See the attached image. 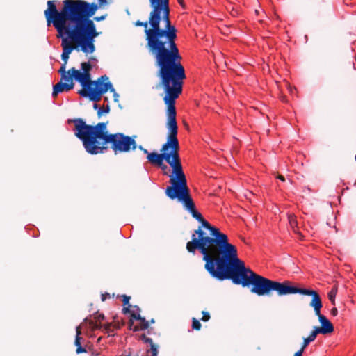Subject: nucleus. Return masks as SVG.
Instances as JSON below:
<instances>
[{"label": "nucleus", "instance_id": "obj_1", "mask_svg": "<svg viewBox=\"0 0 356 356\" xmlns=\"http://www.w3.org/2000/svg\"><path fill=\"white\" fill-rule=\"evenodd\" d=\"M149 3L151 11L148 20H137L134 25L145 28L146 47L154 58L157 76L163 89L182 87L185 70L175 42L177 30L170 22L169 3L152 0Z\"/></svg>", "mask_w": 356, "mask_h": 356}, {"label": "nucleus", "instance_id": "obj_2", "mask_svg": "<svg viewBox=\"0 0 356 356\" xmlns=\"http://www.w3.org/2000/svg\"><path fill=\"white\" fill-rule=\"evenodd\" d=\"M204 268L211 277L218 280H231L243 287L252 285L250 291L259 296L278 293L282 282L271 280L246 268L238 257L236 248L228 239L205 261Z\"/></svg>", "mask_w": 356, "mask_h": 356}, {"label": "nucleus", "instance_id": "obj_3", "mask_svg": "<svg viewBox=\"0 0 356 356\" xmlns=\"http://www.w3.org/2000/svg\"><path fill=\"white\" fill-rule=\"evenodd\" d=\"M164 91L163 101L168 107L166 111L168 116L166 127L168 129L167 140L161 147V154L151 152L148 154L147 159L150 163L156 165L163 170L168 168L166 165L163 164V161H165L172 168V174L169 176L171 185L167 186L166 194L169 190H172L185 181L186 177L183 171L179 154V144L177 138L178 126L175 108V100L181 93L182 87L164 89Z\"/></svg>", "mask_w": 356, "mask_h": 356}, {"label": "nucleus", "instance_id": "obj_4", "mask_svg": "<svg viewBox=\"0 0 356 356\" xmlns=\"http://www.w3.org/2000/svg\"><path fill=\"white\" fill-rule=\"evenodd\" d=\"M166 195L171 200L177 199L183 204L185 209L202 223V227L200 226L194 231L192 240L186 243V248L188 252L193 254L196 250H199L203 256V261H205L228 239L227 236L222 233L218 228L211 225L196 210L187 185V179L169 190Z\"/></svg>", "mask_w": 356, "mask_h": 356}, {"label": "nucleus", "instance_id": "obj_5", "mask_svg": "<svg viewBox=\"0 0 356 356\" xmlns=\"http://www.w3.org/2000/svg\"><path fill=\"white\" fill-rule=\"evenodd\" d=\"M74 124V135L80 139L86 151L90 154L104 153L108 145L116 155L135 150L136 136H129L122 133L110 134L107 131L106 122H99L96 125L86 124L82 118L68 120Z\"/></svg>", "mask_w": 356, "mask_h": 356}, {"label": "nucleus", "instance_id": "obj_6", "mask_svg": "<svg viewBox=\"0 0 356 356\" xmlns=\"http://www.w3.org/2000/svg\"><path fill=\"white\" fill-rule=\"evenodd\" d=\"M97 5L80 0L67 21L72 25L63 29L68 38L86 54L95 50V38L99 35L94 22L90 18L97 10Z\"/></svg>", "mask_w": 356, "mask_h": 356}, {"label": "nucleus", "instance_id": "obj_7", "mask_svg": "<svg viewBox=\"0 0 356 356\" xmlns=\"http://www.w3.org/2000/svg\"><path fill=\"white\" fill-rule=\"evenodd\" d=\"M81 71L72 67L67 71V73L61 76L60 81L65 83H74L73 79L78 81L82 88L78 93L83 97H88L90 101L99 102L102 95L108 90L115 92L112 83L108 81V77L106 75L99 77L95 81L91 80L90 71L92 66L89 62H83L81 64Z\"/></svg>", "mask_w": 356, "mask_h": 356}, {"label": "nucleus", "instance_id": "obj_8", "mask_svg": "<svg viewBox=\"0 0 356 356\" xmlns=\"http://www.w3.org/2000/svg\"><path fill=\"white\" fill-rule=\"evenodd\" d=\"M79 1L80 0H65L63 1V7L60 12L57 10L56 6L53 1H49L47 2L48 8L44 12L48 24L52 22L58 32L62 33L63 29L65 28L67 19Z\"/></svg>", "mask_w": 356, "mask_h": 356}, {"label": "nucleus", "instance_id": "obj_9", "mask_svg": "<svg viewBox=\"0 0 356 356\" xmlns=\"http://www.w3.org/2000/svg\"><path fill=\"white\" fill-rule=\"evenodd\" d=\"M296 293L311 296L312 299L309 303L310 307L314 308L316 315L321 314V309L323 307L322 301L319 294L314 290L299 288L290 281H284L277 296H283Z\"/></svg>", "mask_w": 356, "mask_h": 356}, {"label": "nucleus", "instance_id": "obj_10", "mask_svg": "<svg viewBox=\"0 0 356 356\" xmlns=\"http://www.w3.org/2000/svg\"><path fill=\"white\" fill-rule=\"evenodd\" d=\"M318 318V321L321 325V327H314V331L317 334H329L334 331V326L332 323L323 314H319L316 315Z\"/></svg>", "mask_w": 356, "mask_h": 356}, {"label": "nucleus", "instance_id": "obj_11", "mask_svg": "<svg viewBox=\"0 0 356 356\" xmlns=\"http://www.w3.org/2000/svg\"><path fill=\"white\" fill-rule=\"evenodd\" d=\"M74 86V83H63L59 81L53 86L52 97H56L58 95L63 91H69L72 90Z\"/></svg>", "mask_w": 356, "mask_h": 356}, {"label": "nucleus", "instance_id": "obj_12", "mask_svg": "<svg viewBox=\"0 0 356 356\" xmlns=\"http://www.w3.org/2000/svg\"><path fill=\"white\" fill-rule=\"evenodd\" d=\"M131 318L132 319L140 321V325H135L133 327L134 332L139 330H145L149 327V321H147L144 317L141 316L139 314H136L134 312L131 313Z\"/></svg>", "mask_w": 356, "mask_h": 356}, {"label": "nucleus", "instance_id": "obj_13", "mask_svg": "<svg viewBox=\"0 0 356 356\" xmlns=\"http://www.w3.org/2000/svg\"><path fill=\"white\" fill-rule=\"evenodd\" d=\"M61 46L63 47V52L70 54L72 51L76 49L72 44L71 41L67 40V38H64L62 40Z\"/></svg>", "mask_w": 356, "mask_h": 356}, {"label": "nucleus", "instance_id": "obj_14", "mask_svg": "<svg viewBox=\"0 0 356 356\" xmlns=\"http://www.w3.org/2000/svg\"><path fill=\"white\" fill-rule=\"evenodd\" d=\"M317 334H318L313 329L309 335L307 337L303 339V341L300 347L305 349L311 342L316 339Z\"/></svg>", "mask_w": 356, "mask_h": 356}, {"label": "nucleus", "instance_id": "obj_15", "mask_svg": "<svg viewBox=\"0 0 356 356\" xmlns=\"http://www.w3.org/2000/svg\"><path fill=\"white\" fill-rule=\"evenodd\" d=\"M338 291V286L337 284H334L331 289V291L328 293V298L331 301L333 305H335V298Z\"/></svg>", "mask_w": 356, "mask_h": 356}, {"label": "nucleus", "instance_id": "obj_16", "mask_svg": "<svg viewBox=\"0 0 356 356\" xmlns=\"http://www.w3.org/2000/svg\"><path fill=\"white\" fill-rule=\"evenodd\" d=\"M82 337H76L74 341V345L76 346V354H81L83 353H86V350L85 348H83L81 344V340Z\"/></svg>", "mask_w": 356, "mask_h": 356}, {"label": "nucleus", "instance_id": "obj_17", "mask_svg": "<svg viewBox=\"0 0 356 356\" xmlns=\"http://www.w3.org/2000/svg\"><path fill=\"white\" fill-rule=\"evenodd\" d=\"M289 225L291 226V227L292 228V229L293 230V232L295 233H297V234H299V232L296 230V227H297V220H296V216L294 215H289Z\"/></svg>", "mask_w": 356, "mask_h": 356}, {"label": "nucleus", "instance_id": "obj_18", "mask_svg": "<svg viewBox=\"0 0 356 356\" xmlns=\"http://www.w3.org/2000/svg\"><path fill=\"white\" fill-rule=\"evenodd\" d=\"M150 348L147 350V353H151L152 356H157L158 355V349L159 346L153 342V340L152 341V343H149Z\"/></svg>", "mask_w": 356, "mask_h": 356}, {"label": "nucleus", "instance_id": "obj_19", "mask_svg": "<svg viewBox=\"0 0 356 356\" xmlns=\"http://www.w3.org/2000/svg\"><path fill=\"white\" fill-rule=\"evenodd\" d=\"M113 327L115 329H119L120 325H114L113 323H109L105 325H102V327H104V330L107 333H111L113 331V329H111V327Z\"/></svg>", "mask_w": 356, "mask_h": 356}, {"label": "nucleus", "instance_id": "obj_20", "mask_svg": "<svg viewBox=\"0 0 356 356\" xmlns=\"http://www.w3.org/2000/svg\"><path fill=\"white\" fill-rule=\"evenodd\" d=\"M201 327H202V325H201L200 322L195 318H193L192 328L195 330H200L201 329Z\"/></svg>", "mask_w": 356, "mask_h": 356}, {"label": "nucleus", "instance_id": "obj_21", "mask_svg": "<svg viewBox=\"0 0 356 356\" xmlns=\"http://www.w3.org/2000/svg\"><path fill=\"white\" fill-rule=\"evenodd\" d=\"M110 111L109 106L107 105L106 107H100L97 111V115L100 117L102 114L108 113Z\"/></svg>", "mask_w": 356, "mask_h": 356}, {"label": "nucleus", "instance_id": "obj_22", "mask_svg": "<svg viewBox=\"0 0 356 356\" xmlns=\"http://www.w3.org/2000/svg\"><path fill=\"white\" fill-rule=\"evenodd\" d=\"M88 323L92 330H99L100 328L102 327V325L101 324H98L97 321L95 322L92 320L89 321Z\"/></svg>", "mask_w": 356, "mask_h": 356}, {"label": "nucleus", "instance_id": "obj_23", "mask_svg": "<svg viewBox=\"0 0 356 356\" xmlns=\"http://www.w3.org/2000/svg\"><path fill=\"white\" fill-rule=\"evenodd\" d=\"M139 339L143 340L145 343H152V339L151 338L147 337L145 334H142L140 335Z\"/></svg>", "mask_w": 356, "mask_h": 356}, {"label": "nucleus", "instance_id": "obj_24", "mask_svg": "<svg viewBox=\"0 0 356 356\" xmlns=\"http://www.w3.org/2000/svg\"><path fill=\"white\" fill-rule=\"evenodd\" d=\"M202 313V317L201 320L204 322L208 321L211 318L209 313L207 312H205V311H203Z\"/></svg>", "mask_w": 356, "mask_h": 356}, {"label": "nucleus", "instance_id": "obj_25", "mask_svg": "<svg viewBox=\"0 0 356 356\" xmlns=\"http://www.w3.org/2000/svg\"><path fill=\"white\" fill-rule=\"evenodd\" d=\"M94 318L96 321H101L104 319V315L103 314H99V312H97L95 314Z\"/></svg>", "mask_w": 356, "mask_h": 356}, {"label": "nucleus", "instance_id": "obj_26", "mask_svg": "<svg viewBox=\"0 0 356 356\" xmlns=\"http://www.w3.org/2000/svg\"><path fill=\"white\" fill-rule=\"evenodd\" d=\"M122 302H123V305H129V300H130V296H128L127 295H122Z\"/></svg>", "mask_w": 356, "mask_h": 356}, {"label": "nucleus", "instance_id": "obj_27", "mask_svg": "<svg viewBox=\"0 0 356 356\" xmlns=\"http://www.w3.org/2000/svg\"><path fill=\"white\" fill-rule=\"evenodd\" d=\"M69 55H70L69 54H66V53H64V52L62 53L61 58L63 60L64 64H67V62L68 58H69Z\"/></svg>", "mask_w": 356, "mask_h": 356}, {"label": "nucleus", "instance_id": "obj_28", "mask_svg": "<svg viewBox=\"0 0 356 356\" xmlns=\"http://www.w3.org/2000/svg\"><path fill=\"white\" fill-rule=\"evenodd\" d=\"M65 67H66V64H63L60 68V70H58V73L60 74V75L63 74H66L67 73V71L65 70Z\"/></svg>", "mask_w": 356, "mask_h": 356}, {"label": "nucleus", "instance_id": "obj_29", "mask_svg": "<svg viewBox=\"0 0 356 356\" xmlns=\"http://www.w3.org/2000/svg\"><path fill=\"white\" fill-rule=\"evenodd\" d=\"M305 350V349L300 347V348L294 353V356H302Z\"/></svg>", "mask_w": 356, "mask_h": 356}, {"label": "nucleus", "instance_id": "obj_30", "mask_svg": "<svg viewBox=\"0 0 356 356\" xmlns=\"http://www.w3.org/2000/svg\"><path fill=\"white\" fill-rule=\"evenodd\" d=\"M111 296L108 293H105L102 294V301H105L107 298H110Z\"/></svg>", "mask_w": 356, "mask_h": 356}, {"label": "nucleus", "instance_id": "obj_31", "mask_svg": "<svg viewBox=\"0 0 356 356\" xmlns=\"http://www.w3.org/2000/svg\"><path fill=\"white\" fill-rule=\"evenodd\" d=\"M128 306L127 307H124L122 309V312L124 314H127V313H131V311H130V307H131V305H127Z\"/></svg>", "mask_w": 356, "mask_h": 356}, {"label": "nucleus", "instance_id": "obj_32", "mask_svg": "<svg viewBox=\"0 0 356 356\" xmlns=\"http://www.w3.org/2000/svg\"><path fill=\"white\" fill-rule=\"evenodd\" d=\"M106 17V15H102L100 17H95L94 18V20H95L96 22H100L102 20H104Z\"/></svg>", "mask_w": 356, "mask_h": 356}, {"label": "nucleus", "instance_id": "obj_33", "mask_svg": "<svg viewBox=\"0 0 356 356\" xmlns=\"http://www.w3.org/2000/svg\"><path fill=\"white\" fill-rule=\"evenodd\" d=\"M331 314L333 315V316H337V314H338V310L336 307H334L331 309Z\"/></svg>", "mask_w": 356, "mask_h": 356}, {"label": "nucleus", "instance_id": "obj_34", "mask_svg": "<svg viewBox=\"0 0 356 356\" xmlns=\"http://www.w3.org/2000/svg\"><path fill=\"white\" fill-rule=\"evenodd\" d=\"M76 337H81L80 335L81 334V330L80 327H77L76 329Z\"/></svg>", "mask_w": 356, "mask_h": 356}, {"label": "nucleus", "instance_id": "obj_35", "mask_svg": "<svg viewBox=\"0 0 356 356\" xmlns=\"http://www.w3.org/2000/svg\"><path fill=\"white\" fill-rule=\"evenodd\" d=\"M138 149H140L141 151H143L144 152V154L148 155V154H149V152L145 148H143L141 145H139L138 146Z\"/></svg>", "mask_w": 356, "mask_h": 356}, {"label": "nucleus", "instance_id": "obj_36", "mask_svg": "<svg viewBox=\"0 0 356 356\" xmlns=\"http://www.w3.org/2000/svg\"><path fill=\"white\" fill-rule=\"evenodd\" d=\"M128 324H129V329L133 330V327H134V322H133V319H132V318H131V319L129 320V321Z\"/></svg>", "mask_w": 356, "mask_h": 356}, {"label": "nucleus", "instance_id": "obj_37", "mask_svg": "<svg viewBox=\"0 0 356 356\" xmlns=\"http://www.w3.org/2000/svg\"><path fill=\"white\" fill-rule=\"evenodd\" d=\"M177 1L182 8H185L184 0H177Z\"/></svg>", "mask_w": 356, "mask_h": 356}, {"label": "nucleus", "instance_id": "obj_38", "mask_svg": "<svg viewBox=\"0 0 356 356\" xmlns=\"http://www.w3.org/2000/svg\"><path fill=\"white\" fill-rule=\"evenodd\" d=\"M277 179H279L280 180H281L282 181H285V178L283 175H279L277 177Z\"/></svg>", "mask_w": 356, "mask_h": 356}, {"label": "nucleus", "instance_id": "obj_39", "mask_svg": "<svg viewBox=\"0 0 356 356\" xmlns=\"http://www.w3.org/2000/svg\"><path fill=\"white\" fill-rule=\"evenodd\" d=\"M152 1H153V2L156 1L158 3L162 1V0H152ZM163 1H165V2H167V3H170V0H163Z\"/></svg>", "mask_w": 356, "mask_h": 356}, {"label": "nucleus", "instance_id": "obj_40", "mask_svg": "<svg viewBox=\"0 0 356 356\" xmlns=\"http://www.w3.org/2000/svg\"><path fill=\"white\" fill-rule=\"evenodd\" d=\"M93 108H94V109L97 110V111H98V109L99 108L98 107V104H96V103H95V104H94V105H93Z\"/></svg>", "mask_w": 356, "mask_h": 356}, {"label": "nucleus", "instance_id": "obj_41", "mask_svg": "<svg viewBox=\"0 0 356 356\" xmlns=\"http://www.w3.org/2000/svg\"><path fill=\"white\" fill-rule=\"evenodd\" d=\"M155 323V320L154 318H152L149 321V323Z\"/></svg>", "mask_w": 356, "mask_h": 356}, {"label": "nucleus", "instance_id": "obj_42", "mask_svg": "<svg viewBox=\"0 0 356 356\" xmlns=\"http://www.w3.org/2000/svg\"><path fill=\"white\" fill-rule=\"evenodd\" d=\"M100 3L106 2V0H99Z\"/></svg>", "mask_w": 356, "mask_h": 356}, {"label": "nucleus", "instance_id": "obj_43", "mask_svg": "<svg viewBox=\"0 0 356 356\" xmlns=\"http://www.w3.org/2000/svg\"><path fill=\"white\" fill-rule=\"evenodd\" d=\"M114 97H118V95H117V94H115V93Z\"/></svg>", "mask_w": 356, "mask_h": 356}, {"label": "nucleus", "instance_id": "obj_44", "mask_svg": "<svg viewBox=\"0 0 356 356\" xmlns=\"http://www.w3.org/2000/svg\"><path fill=\"white\" fill-rule=\"evenodd\" d=\"M355 161H356V155H355Z\"/></svg>", "mask_w": 356, "mask_h": 356}]
</instances>
